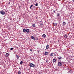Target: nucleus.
<instances>
[{
    "label": "nucleus",
    "mask_w": 74,
    "mask_h": 74,
    "mask_svg": "<svg viewBox=\"0 0 74 74\" xmlns=\"http://www.w3.org/2000/svg\"><path fill=\"white\" fill-rule=\"evenodd\" d=\"M29 66L31 67H33V68H34V67H35V65L33 63L30 64Z\"/></svg>",
    "instance_id": "1"
},
{
    "label": "nucleus",
    "mask_w": 74,
    "mask_h": 74,
    "mask_svg": "<svg viewBox=\"0 0 74 74\" xmlns=\"http://www.w3.org/2000/svg\"><path fill=\"white\" fill-rule=\"evenodd\" d=\"M0 12L1 14V15H5V12L3 10L1 11Z\"/></svg>",
    "instance_id": "2"
},
{
    "label": "nucleus",
    "mask_w": 74,
    "mask_h": 74,
    "mask_svg": "<svg viewBox=\"0 0 74 74\" xmlns=\"http://www.w3.org/2000/svg\"><path fill=\"white\" fill-rule=\"evenodd\" d=\"M58 65L59 66H62V63L60 62V61H59L58 63Z\"/></svg>",
    "instance_id": "3"
},
{
    "label": "nucleus",
    "mask_w": 74,
    "mask_h": 74,
    "mask_svg": "<svg viewBox=\"0 0 74 74\" xmlns=\"http://www.w3.org/2000/svg\"><path fill=\"white\" fill-rule=\"evenodd\" d=\"M31 38L32 39H33V40H36V38L34 37L33 36H32L31 37Z\"/></svg>",
    "instance_id": "4"
},
{
    "label": "nucleus",
    "mask_w": 74,
    "mask_h": 74,
    "mask_svg": "<svg viewBox=\"0 0 74 74\" xmlns=\"http://www.w3.org/2000/svg\"><path fill=\"white\" fill-rule=\"evenodd\" d=\"M9 55V54L8 53H6L5 56H6V57H8V55Z\"/></svg>",
    "instance_id": "5"
},
{
    "label": "nucleus",
    "mask_w": 74,
    "mask_h": 74,
    "mask_svg": "<svg viewBox=\"0 0 74 74\" xmlns=\"http://www.w3.org/2000/svg\"><path fill=\"white\" fill-rule=\"evenodd\" d=\"M45 55H48V53L47 52H45Z\"/></svg>",
    "instance_id": "6"
},
{
    "label": "nucleus",
    "mask_w": 74,
    "mask_h": 74,
    "mask_svg": "<svg viewBox=\"0 0 74 74\" xmlns=\"http://www.w3.org/2000/svg\"><path fill=\"white\" fill-rule=\"evenodd\" d=\"M53 25L54 26H57V23H53Z\"/></svg>",
    "instance_id": "7"
},
{
    "label": "nucleus",
    "mask_w": 74,
    "mask_h": 74,
    "mask_svg": "<svg viewBox=\"0 0 74 74\" xmlns=\"http://www.w3.org/2000/svg\"><path fill=\"white\" fill-rule=\"evenodd\" d=\"M42 37L44 38H45V37H46V35L45 34H44L42 35Z\"/></svg>",
    "instance_id": "8"
},
{
    "label": "nucleus",
    "mask_w": 74,
    "mask_h": 74,
    "mask_svg": "<svg viewBox=\"0 0 74 74\" xmlns=\"http://www.w3.org/2000/svg\"><path fill=\"white\" fill-rule=\"evenodd\" d=\"M29 29H27L26 30V32L27 33H29Z\"/></svg>",
    "instance_id": "9"
},
{
    "label": "nucleus",
    "mask_w": 74,
    "mask_h": 74,
    "mask_svg": "<svg viewBox=\"0 0 74 74\" xmlns=\"http://www.w3.org/2000/svg\"><path fill=\"white\" fill-rule=\"evenodd\" d=\"M53 53H51L50 54L51 56H53Z\"/></svg>",
    "instance_id": "10"
},
{
    "label": "nucleus",
    "mask_w": 74,
    "mask_h": 74,
    "mask_svg": "<svg viewBox=\"0 0 74 74\" xmlns=\"http://www.w3.org/2000/svg\"><path fill=\"white\" fill-rule=\"evenodd\" d=\"M53 63L55 62H56V59H54L53 60Z\"/></svg>",
    "instance_id": "11"
},
{
    "label": "nucleus",
    "mask_w": 74,
    "mask_h": 74,
    "mask_svg": "<svg viewBox=\"0 0 74 74\" xmlns=\"http://www.w3.org/2000/svg\"><path fill=\"white\" fill-rule=\"evenodd\" d=\"M26 31V30L25 29H23V32H25Z\"/></svg>",
    "instance_id": "12"
},
{
    "label": "nucleus",
    "mask_w": 74,
    "mask_h": 74,
    "mask_svg": "<svg viewBox=\"0 0 74 74\" xmlns=\"http://www.w3.org/2000/svg\"><path fill=\"white\" fill-rule=\"evenodd\" d=\"M62 59V58L60 56L58 57V59L59 60H61V59Z\"/></svg>",
    "instance_id": "13"
},
{
    "label": "nucleus",
    "mask_w": 74,
    "mask_h": 74,
    "mask_svg": "<svg viewBox=\"0 0 74 74\" xmlns=\"http://www.w3.org/2000/svg\"><path fill=\"white\" fill-rule=\"evenodd\" d=\"M49 47V45H47L46 46V49H48Z\"/></svg>",
    "instance_id": "14"
},
{
    "label": "nucleus",
    "mask_w": 74,
    "mask_h": 74,
    "mask_svg": "<svg viewBox=\"0 0 74 74\" xmlns=\"http://www.w3.org/2000/svg\"><path fill=\"white\" fill-rule=\"evenodd\" d=\"M16 58H17V59H19V56L17 55H16Z\"/></svg>",
    "instance_id": "15"
},
{
    "label": "nucleus",
    "mask_w": 74,
    "mask_h": 74,
    "mask_svg": "<svg viewBox=\"0 0 74 74\" xmlns=\"http://www.w3.org/2000/svg\"><path fill=\"white\" fill-rule=\"evenodd\" d=\"M36 26V25L35 24H33L32 25V27H35Z\"/></svg>",
    "instance_id": "16"
},
{
    "label": "nucleus",
    "mask_w": 74,
    "mask_h": 74,
    "mask_svg": "<svg viewBox=\"0 0 74 74\" xmlns=\"http://www.w3.org/2000/svg\"><path fill=\"white\" fill-rule=\"evenodd\" d=\"M64 37L65 38H67V37H68V36L67 35H66L64 36Z\"/></svg>",
    "instance_id": "17"
},
{
    "label": "nucleus",
    "mask_w": 74,
    "mask_h": 74,
    "mask_svg": "<svg viewBox=\"0 0 74 74\" xmlns=\"http://www.w3.org/2000/svg\"><path fill=\"white\" fill-rule=\"evenodd\" d=\"M18 74H21V71H18L17 72Z\"/></svg>",
    "instance_id": "18"
},
{
    "label": "nucleus",
    "mask_w": 74,
    "mask_h": 74,
    "mask_svg": "<svg viewBox=\"0 0 74 74\" xmlns=\"http://www.w3.org/2000/svg\"><path fill=\"white\" fill-rule=\"evenodd\" d=\"M60 16V14L59 13H57V16Z\"/></svg>",
    "instance_id": "19"
},
{
    "label": "nucleus",
    "mask_w": 74,
    "mask_h": 74,
    "mask_svg": "<svg viewBox=\"0 0 74 74\" xmlns=\"http://www.w3.org/2000/svg\"><path fill=\"white\" fill-rule=\"evenodd\" d=\"M62 24L63 25H66V22H65L64 21Z\"/></svg>",
    "instance_id": "20"
},
{
    "label": "nucleus",
    "mask_w": 74,
    "mask_h": 74,
    "mask_svg": "<svg viewBox=\"0 0 74 74\" xmlns=\"http://www.w3.org/2000/svg\"><path fill=\"white\" fill-rule=\"evenodd\" d=\"M20 64H23V61H21L20 62Z\"/></svg>",
    "instance_id": "21"
},
{
    "label": "nucleus",
    "mask_w": 74,
    "mask_h": 74,
    "mask_svg": "<svg viewBox=\"0 0 74 74\" xmlns=\"http://www.w3.org/2000/svg\"><path fill=\"white\" fill-rule=\"evenodd\" d=\"M55 11H56V10H53V12L54 13H55Z\"/></svg>",
    "instance_id": "22"
},
{
    "label": "nucleus",
    "mask_w": 74,
    "mask_h": 74,
    "mask_svg": "<svg viewBox=\"0 0 74 74\" xmlns=\"http://www.w3.org/2000/svg\"><path fill=\"white\" fill-rule=\"evenodd\" d=\"M35 5L36 6H38V3H36V4H35Z\"/></svg>",
    "instance_id": "23"
},
{
    "label": "nucleus",
    "mask_w": 74,
    "mask_h": 74,
    "mask_svg": "<svg viewBox=\"0 0 74 74\" xmlns=\"http://www.w3.org/2000/svg\"><path fill=\"white\" fill-rule=\"evenodd\" d=\"M71 69H69V72H70V73H71Z\"/></svg>",
    "instance_id": "24"
},
{
    "label": "nucleus",
    "mask_w": 74,
    "mask_h": 74,
    "mask_svg": "<svg viewBox=\"0 0 74 74\" xmlns=\"http://www.w3.org/2000/svg\"><path fill=\"white\" fill-rule=\"evenodd\" d=\"M11 50H13V48H10Z\"/></svg>",
    "instance_id": "25"
},
{
    "label": "nucleus",
    "mask_w": 74,
    "mask_h": 74,
    "mask_svg": "<svg viewBox=\"0 0 74 74\" xmlns=\"http://www.w3.org/2000/svg\"><path fill=\"white\" fill-rule=\"evenodd\" d=\"M33 5H32L30 7H33Z\"/></svg>",
    "instance_id": "26"
},
{
    "label": "nucleus",
    "mask_w": 74,
    "mask_h": 74,
    "mask_svg": "<svg viewBox=\"0 0 74 74\" xmlns=\"http://www.w3.org/2000/svg\"><path fill=\"white\" fill-rule=\"evenodd\" d=\"M54 56H56V54L55 53H54Z\"/></svg>",
    "instance_id": "27"
},
{
    "label": "nucleus",
    "mask_w": 74,
    "mask_h": 74,
    "mask_svg": "<svg viewBox=\"0 0 74 74\" xmlns=\"http://www.w3.org/2000/svg\"><path fill=\"white\" fill-rule=\"evenodd\" d=\"M36 40H38V38H36Z\"/></svg>",
    "instance_id": "28"
},
{
    "label": "nucleus",
    "mask_w": 74,
    "mask_h": 74,
    "mask_svg": "<svg viewBox=\"0 0 74 74\" xmlns=\"http://www.w3.org/2000/svg\"><path fill=\"white\" fill-rule=\"evenodd\" d=\"M30 51H31V52H32V49H30Z\"/></svg>",
    "instance_id": "29"
},
{
    "label": "nucleus",
    "mask_w": 74,
    "mask_h": 74,
    "mask_svg": "<svg viewBox=\"0 0 74 74\" xmlns=\"http://www.w3.org/2000/svg\"><path fill=\"white\" fill-rule=\"evenodd\" d=\"M73 1L74 2V0H73Z\"/></svg>",
    "instance_id": "30"
},
{
    "label": "nucleus",
    "mask_w": 74,
    "mask_h": 74,
    "mask_svg": "<svg viewBox=\"0 0 74 74\" xmlns=\"http://www.w3.org/2000/svg\"><path fill=\"white\" fill-rule=\"evenodd\" d=\"M46 62H47V63L48 62V61H47Z\"/></svg>",
    "instance_id": "31"
},
{
    "label": "nucleus",
    "mask_w": 74,
    "mask_h": 74,
    "mask_svg": "<svg viewBox=\"0 0 74 74\" xmlns=\"http://www.w3.org/2000/svg\"><path fill=\"white\" fill-rule=\"evenodd\" d=\"M31 8H32V7H30V9H31Z\"/></svg>",
    "instance_id": "32"
}]
</instances>
